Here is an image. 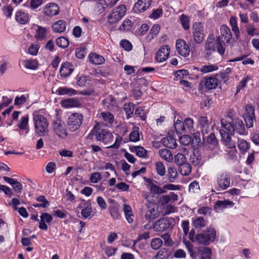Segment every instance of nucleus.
I'll return each instance as SVG.
<instances>
[{
    "label": "nucleus",
    "mask_w": 259,
    "mask_h": 259,
    "mask_svg": "<svg viewBox=\"0 0 259 259\" xmlns=\"http://www.w3.org/2000/svg\"><path fill=\"white\" fill-rule=\"evenodd\" d=\"M73 69L72 65L69 62H65L63 63L60 69V73L61 76L68 77L72 72Z\"/></svg>",
    "instance_id": "16"
},
{
    "label": "nucleus",
    "mask_w": 259,
    "mask_h": 259,
    "mask_svg": "<svg viewBox=\"0 0 259 259\" xmlns=\"http://www.w3.org/2000/svg\"><path fill=\"white\" fill-rule=\"evenodd\" d=\"M162 244V241L160 238L153 239L151 241V246L155 250L159 249Z\"/></svg>",
    "instance_id": "54"
},
{
    "label": "nucleus",
    "mask_w": 259,
    "mask_h": 259,
    "mask_svg": "<svg viewBox=\"0 0 259 259\" xmlns=\"http://www.w3.org/2000/svg\"><path fill=\"white\" fill-rule=\"evenodd\" d=\"M181 23L185 30H188L190 28L189 18L184 14L182 15L180 18Z\"/></svg>",
    "instance_id": "52"
},
{
    "label": "nucleus",
    "mask_w": 259,
    "mask_h": 259,
    "mask_svg": "<svg viewBox=\"0 0 259 259\" xmlns=\"http://www.w3.org/2000/svg\"><path fill=\"white\" fill-rule=\"evenodd\" d=\"M66 23L63 20H60L55 22L52 28L55 32L62 33L64 32L66 30Z\"/></svg>",
    "instance_id": "20"
},
{
    "label": "nucleus",
    "mask_w": 259,
    "mask_h": 259,
    "mask_svg": "<svg viewBox=\"0 0 259 259\" xmlns=\"http://www.w3.org/2000/svg\"><path fill=\"white\" fill-rule=\"evenodd\" d=\"M47 29L45 27L38 26L36 31L35 38L38 40L44 39L46 35Z\"/></svg>",
    "instance_id": "35"
},
{
    "label": "nucleus",
    "mask_w": 259,
    "mask_h": 259,
    "mask_svg": "<svg viewBox=\"0 0 259 259\" xmlns=\"http://www.w3.org/2000/svg\"><path fill=\"white\" fill-rule=\"evenodd\" d=\"M18 127L22 130L28 129V116L25 115L21 117Z\"/></svg>",
    "instance_id": "46"
},
{
    "label": "nucleus",
    "mask_w": 259,
    "mask_h": 259,
    "mask_svg": "<svg viewBox=\"0 0 259 259\" xmlns=\"http://www.w3.org/2000/svg\"><path fill=\"white\" fill-rule=\"evenodd\" d=\"M53 130L54 132L61 138L65 139L67 136L65 124L61 120L53 121Z\"/></svg>",
    "instance_id": "8"
},
{
    "label": "nucleus",
    "mask_w": 259,
    "mask_h": 259,
    "mask_svg": "<svg viewBox=\"0 0 259 259\" xmlns=\"http://www.w3.org/2000/svg\"><path fill=\"white\" fill-rule=\"evenodd\" d=\"M57 92L59 95H69L71 96L77 94V91L76 90L66 87L59 88L57 90Z\"/></svg>",
    "instance_id": "33"
},
{
    "label": "nucleus",
    "mask_w": 259,
    "mask_h": 259,
    "mask_svg": "<svg viewBox=\"0 0 259 259\" xmlns=\"http://www.w3.org/2000/svg\"><path fill=\"white\" fill-rule=\"evenodd\" d=\"M175 161L176 164L179 167L186 162V158L184 154L178 153L175 156Z\"/></svg>",
    "instance_id": "47"
},
{
    "label": "nucleus",
    "mask_w": 259,
    "mask_h": 259,
    "mask_svg": "<svg viewBox=\"0 0 259 259\" xmlns=\"http://www.w3.org/2000/svg\"><path fill=\"white\" fill-rule=\"evenodd\" d=\"M230 24L231 26L232 31L235 33L237 39H238L240 32L237 25V18L235 17H231Z\"/></svg>",
    "instance_id": "34"
},
{
    "label": "nucleus",
    "mask_w": 259,
    "mask_h": 259,
    "mask_svg": "<svg viewBox=\"0 0 259 259\" xmlns=\"http://www.w3.org/2000/svg\"><path fill=\"white\" fill-rule=\"evenodd\" d=\"M202 259H210L212 254L211 250L209 247H202L200 249Z\"/></svg>",
    "instance_id": "44"
},
{
    "label": "nucleus",
    "mask_w": 259,
    "mask_h": 259,
    "mask_svg": "<svg viewBox=\"0 0 259 259\" xmlns=\"http://www.w3.org/2000/svg\"><path fill=\"white\" fill-rule=\"evenodd\" d=\"M56 45L60 48H65L69 45V40L66 37L61 36L56 40Z\"/></svg>",
    "instance_id": "41"
},
{
    "label": "nucleus",
    "mask_w": 259,
    "mask_h": 259,
    "mask_svg": "<svg viewBox=\"0 0 259 259\" xmlns=\"http://www.w3.org/2000/svg\"><path fill=\"white\" fill-rule=\"evenodd\" d=\"M29 98V94H27L26 96L25 95H22L20 96H17L14 101V105L19 106L22 104H23L26 102L27 99Z\"/></svg>",
    "instance_id": "48"
},
{
    "label": "nucleus",
    "mask_w": 259,
    "mask_h": 259,
    "mask_svg": "<svg viewBox=\"0 0 259 259\" xmlns=\"http://www.w3.org/2000/svg\"><path fill=\"white\" fill-rule=\"evenodd\" d=\"M124 110L125 112L127 118H129L133 113L134 110V106L131 104H125L124 107Z\"/></svg>",
    "instance_id": "56"
},
{
    "label": "nucleus",
    "mask_w": 259,
    "mask_h": 259,
    "mask_svg": "<svg viewBox=\"0 0 259 259\" xmlns=\"http://www.w3.org/2000/svg\"><path fill=\"white\" fill-rule=\"evenodd\" d=\"M35 132L39 136H46L48 135L49 122L44 116L40 114L33 115Z\"/></svg>",
    "instance_id": "3"
},
{
    "label": "nucleus",
    "mask_w": 259,
    "mask_h": 259,
    "mask_svg": "<svg viewBox=\"0 0 259 259\" xmlns=\"http://www.w3.org/2000/svg\"><path fill=\"white\" fill-rule=\"evenodd\" d=\"M90 61L91 63L95 65H100L103 64L104 61V58L99 55L96 53H91L89 56Z\"/></svg>",
    "instance_id": "24"
},
{
    "label": "nucleus",
    "mask_w": 259,
    "mask_h": 259,
    "mask_svg": "<svg viewBox=\"0 0 259 259\" xmlns=\"http://www.w3.org/2000/svg\"><path fill=\"white\" fill-rule=\"evenodd\" d=\"M246 113L244 116H255L254 114V108L253 106L251 104H247L245 107Z\"/></svg>",
    "instance_id": "57"
},
{
    "label": "nucleus",
    "mask_w": 259,
    "mask_h": 259,
    "mask_svg": "<svg viewBox=\"0 0 259 259\" xmlns=\"http://www.w3.org/2000/svg\"><path fill=\"white\" fill-rule=\"evenodd\" d=\"M201 159V156L198 151L194 152L190 155V160L194 165H197L200 164Z\"/></svg>",
    "instance_id": "39"
},
{
    "label": "nucleus",
    "mask_w": 259,
    "mask_h": 259,
    "mask_svg": "<svg viewBox=\"0 0 259 259\" xmlns=\"http://www.w3.org/2000/svg\"><path fill=\"white\" fill-rule=\"evenodd\" d=\"M83 119V116L79 113H73L71 114L68 119V126L71 132H74L80 126Z\"/></svg>",
    "instance_id": "6"
},
{
    "label": "nucleus",
    "mask_w": 259,
    "mask_h": 259,
    "mask_svg": "<svg viewBox=\"0 0 259 259\" xmlns=\"http://www.w3.org/2000/svg\"><path fill=\"white\" fill-rule=\"evenodd\" d=\"M225 44L224 40H222L220 36H218L215 40L214 35L210 34L205 44V57L207 59H212V57L217 53L216 48L217 52L220 55H223L225 51L224 47Z\"/></svg>",
    "instance_id": "2"
},
{
    "label": "nucleus",
    "mask_w": 259,
    "mask_h": 259,
    "mask_svg": "<svg viewBox=\"0 0 259 259\" xmlns=\"http://www.w3.org/2000/svg\"><path fill=\"white\" fill-rule=\"evenodd\" d=\"M160 156L167 162H171L173 160V156L171 151L167 149H162L159 151Z\"/></svg>",
    "instance_id": "25"
},
{
    "label": "nucleus",
    "mask_w": 259,
    "mask_h": 259,
    "mask_svg": "<svg viewBox=\"0 0 259 259\" xmlns=\"http://www.w3.org/2000/svg\"><path fill=\"white\" fill-rule=\"evenodd\" d=\"M139 128L137 126L133 127V131L130 133L129 138L131 141L136 142L140 140V135L139 133Z\"/></svg>",
    "instance_id": "38"
},
{
    "label": "nucleus",
    "mask_w": 259,
    "mask_h": 259,
    "mask_svg": "<svg viewBox=\"0 0 259 259\" xmlns=\"http://www.w3.org/2000/svg\"><path fill=\"white\" fill-rule=\"evenodd\" d=\"M123 12L120 13V14H118V12H117V11H115L113 10L112 12L111 13V14L109 15L108 17V21L109 23L110 24H114L118 22L123 17Z\"/></svg>",
    "instance_id": "27"
},
{
    "label": "nucleus",
    "mask_w": 259,
    "mask_h": 259,
    "mask_svg": "<svg viewBox=\"0 0 259 259\" xmlns=\"http://www.w3.org/2000/svg\"><path fill=\"white\" fill-rule=\"evenodd\" d=\"M168 177L169 182H173L177 176V171L175 168L170 167L168 168Z\"/></svg>",
    "instance_id": "50"
},
{
    "label": "nucleus",
    "mask_w": 259,
    "mask_h": 259,
    "mask_svg": "<svg viewBox=\"0 0 259 259\" xmlns=\"http://www.w3.org/2000/svg\"><path fill=\"white\" fill-rule=\"evenodd\" d=\"M169 255V252L168 248H162L158 251L155 257L159 259H165Z\"/></svg>",
    "instance_id": "45"
},
{
    "label": "nucleus",
    "mask_w": 259,
    "mask_h": 259,
    "mask_svg": "<svg viewBox=\"0 0 259 259\" xmlns=\"http://www.w3.org/2000/svg\"><path fill=\"white\" fill-rule=\"evenodd\" d=\"M234 203L228 199L224 200H218L214 204V208L217 210L219 208L223 209L228 206L233 207Z\"/></svg>",
    "instance_id": "23"
},
{
    "label": "nucleus",
    "mask_w": 259,
    "mask_h": 259,
    "mask_svg": "<svg viewBox=\"0 0 259 259\" xmlns=\"http://www.w3.org/2000/svg\"><path fill=\"white\" fill-rule=\"evenodd\" d=\"M161 238L164 240V245L167 246H170L173 245V242L170 238L168 233H164L161 235Z\"/></svg>",
    "instance_id": "60"
},
{
    "label": "nucleus",
    "mask_w": 259,
    "mask_h": 259,
    "mask_svg": "<svg viewBox=\"0 0 259 259\" xmlns=\"http://www.w3.org/2000/svg\"><path fill=\"white\" fill-rule=\"evenodd\" d=\"M179 139L180 143L182 145L185 146L189 145L191 143H192V137L188 135H185L181 136Z\"/></svg>",
    "instance_id": "51"
},
{
    "label": "nucleus",
    "mask_w": 259,
    "mask_h": 259,
    "mask_svg": "<svg viewBox=\"0 0 259 259\" xmlns=\"http://www.w3.org/2000/svg\"><path fill=\"white\" fill-rule=\"evenodd\" d=\"M120 45L126 51H129L132 49V44L127 40L123 39L121 40Z\"/></svg>",
    "instance_id": "64"
},
{
    "label": "nucleus",
    "mask_w": 259,
    "mask_h": 259,
    "mask_svg": "<svg viewBox=\"0 0 259 259\" xmlns=\"http://www.w3.org/2000/svg\"><path fill=\"white\" fill-rule=\"evenodd\" d=\"M108 132L106 130L99 127L98 125H96L88 136V139H93L94 136L98 141H102L105 139Z\"/></svg>",
    "instance_id": "9"
},
{
    "label": "nucleus",
    "mask_w": 259,
    "mask_h": 259,
    "mask_svg": "<svg viewBox=\"0 0 259 259\" xmlns=\"http://www.w3.org/2000/svg\"><path fill=\"white\" fill-rule=\"evenodd\" d=\"M179 170L181 175L188 176L191 172L192 167L190 164L186 162L179 167Z\"/></svg>",
    "instance_id": "36"
},
{
    "label": "nucleus",
    "mask_w": 259,
    "mask_h": 259,
    "mask_svg": "<svg viewBox=\"0 0 259 259\" xmlns=\"http://www.w3.org/2000/svg\"><path fill=\"white\" fill-rule=\"evenodd\" d=\"M22 64L26 68L31 70H35L38 67V62L35 59L23 60L22 61Z\"/></svg>",
    "instance_id": "31"
},
{
    "label": "nucleus",
    "mask_w": 259,
    "mask_h": 259,
    "mask_svg": "<svg viewBox=\"0 0 259 259\" xmlns=\"http://www.w3.org/2000/svg\"><path fill=\"white\" fill-rule=\"evenodd\" d=\"M86 53V49L85 48L81 47L76 49L75 50L76 57L79 59L83 58Z\"/></svg>",
    "instance_id": "59"
},
{
    "label": "nucleus",
    "mask_w": 259,
    "mask_h": 259,
    "mask_svg": "<svg viewBox=\"0 0 259 259\" xmlns=\"http://www.w3.org/2000/svg\"><path fill=\"white\" fill-rule=\"evenodd\" d=\"M221 124L222 127L232 136L234 135L235 133L240 135L245 134V128L242 120L234 116L232 111L229 112L227 119L223 118L221 120Z\"/></svg>",
    "instance_id": "1"
},
{
    "label": "nucleus",
    "mask_w": 259,
    "mask_h": 259,
    "mask_svg": "<svg viewBox=\"0 0 259 259\" xmlns=\"http://www.w3.org/2000/svg\"><path fill=\"white\" fill-rule=\"evenodd\" d=\"M218 69V68L213 65H204L202 66L200 68V71L203 72V73H208L211 72L214 70H216Z\"/></svg>",
    "instance_id": "55"
},
{
    "label": "nucleus",
    "mask_w": 259,
    "mask_h": 259,
    "mask_svg": "<svg viewBox=\"0 0 259 259\" xmlns=\"http://www.w3.org/2000/svg\"><path fill=\"white\" fill-rule=\"evenodd\" d=\"M206 141L207 143L213 146H216L218 143V140L213 133H210L207 137Z\"/></svg>",
    "instance_id": "58"
},
{
    "label": "nucleus",
    "mask_w": 259,
    "mask_h": 259,
    "mask_svg": "<svg viewBox=\"0 0 259 259\" xmlns=\"http://www.w3.org/2000/svg\"><path fill=\"white\" fill-rule=\"evenodd\" d=\"M244 120L247 128L252 127L254 122L255 121V116H244Z\"/></svg>",
    "instance_id": "61"
},
{
    "label": "nucleus",
    "mask_w": 259,
    "mask_h": 259,
    "mask_svg": "<svg viewBox=\"0 0 259 259\" xmlns=\"http://www.w3.org/2000/svg\"><path fill=\"white\" fill-rule=\"evenodd\" d=\"M132 24L133 22L131 20L128 19L125 20L123 22L122 25L120 26L119 29L125 31H128L132 28Z\"/></svg>",
    "instance_id": "53"
},
{
    "label": "nucleus",
    "mask_w": 259,
    "mask_h": 259,
    "mask_svg": "<svg viewBox=\"0 0 259 259\" xmlns=\"http://www.w3.org/2000/svg\"><path fill=\"white\" fill-rule=\"evenodd\" d=\"M230 178L226 173L222 174L218 178V183L222 190L227 189L230 186Z\"/></svg>",
    "instance_id": "15"
},
{
    "label": "nucleus",
    "mask_w": 259,
    "mask_h": 259,
    "mask_svg": "<svg viewBox=\"0 0 259 259\" xmlns=\"http://www.w3.org/2000/svg\"><path fill=\"white\" fill-rule=\"evenodd\" d=\"M111 217L114 220H118L120 218L119 209L116 205L110 206L108 208Z\"/></svg>",
    "instance_id": "37"
},
{
    "label": "nucleus",
    "mask_w": 259,
    "mask_h": 259,
    "mask_svg": "<svg viewBox=\"0 0 259 259\" xmlns=\"http://www.w3.org/2000/svg\"><path fill=\"white\" fill-rule=\"evenodd\" d=\"M159 215V213L157 208L149 206L148 210L145 213V217L146 220L150 222L154 219L157 218Z\"/></svg>",
    "instance_id": "17"
},
{
    "label": "nucleus",
    "mask_w": 259,
    "mask_h": 259,
    "mask_svg": "<svg viewBox=\"0 0 259 259\" xmlns=\"http://www.w3.org/2000/svg\"><path fill=\"white\" fill-rule=\"evenodd\" d=\"M60 9L56 4L51 3L47 4L44 9V14L47 16L52 17L59 14Z\"/></svg>",
    "instance_id": "12"
},
{
    "label": "nucleus",
    "mask_w": 259,
    "mask_h": 259,
    "mask_svg": "<svg viewBox=\"0 0 259 259\" xmlns=\"http://www.w3.org/2000/svg\"><path fill=\"white\" fill-rule=\"evenodd\" d=\"M218 84V80L217 78L210 77L206 79L205 82V87L208 90L215 89Z\"/></svg>",
    "instance_id": "28"
},
{
    "label": "nucleus",
    "mask_w": 259,
    "mask_h": 259,
    "mask_svg": "<svg viewBox=\"0 0 259 259\" xmlns=\"http://www.w3.org/2000/svg\"><path fill=\"white\" fill-rule=\"evenodd\" d=\"M176 48L180 55L186 57L189 55V47L184 40L178 39L176 41Z\"/></svg>",
    "instance_id": "11"
},
{
    "label": "nucleus",
    "mask_w": 259,
    "mask_h": 259,
    "mask_svg": "<svg viewBox=\"0 0 259 259\" xmlns=\"http://www.w3.org/2000/svg\"><path fill=\"white\" fill-rule=\"evenodd\" d=\"M130 151L132 152H135L137 156L142 158L145 157L147 153V150L140 146L131 147Z\"/></svg>",
    "instance_id": "26"
},
{
    "label": "nucleus",
    "mask_w": 259,
    "mask_h": 259,
    "mask_svg": "<svg viewBox=\"0 0 259 259\" xmlns=\"http://www.w3.org/2000/svg\"><path fill=\"white\" fill-rule=\"evenodd\" d=\"M155 169L158 175L163 176L165 174V166L161 161H158L155 164Z\"/></svg>",
    "instance_id": "43"
},
{
    "label": "nucleus",
    "mask_w": 259,
    "mask_h": 259,
    "mask_svg": "<svg viewBox=\"0 0 259 259\" xmlns=\"http://www.w3.org/2000/svg\"><path fill=\"white\" fill-rule=\"evenodd\" d=\"M199 123L201 127V132L203 135V139H204V134H207L209 131L208 120L206 117L201 116L199 118Z\"/></svg>",
    "instance_id": "19"
},
{
    "label": "nucleus",
    "mask_w": 259,
    "mask_h": 259,
    "mask_svg": "<svg viewBox=\"0 0 259 259\" xmlns=\"http://www.w3.org/2000/svg\"><path fill=\"white\" fill-rule=\"evenodd\" d=\"M150 191L155 194H160L166 192V191L164 189L163 187L161 188L156 184L152 185L151 187L149 188Z\"/></svg>",
    "instance_id": "49"
},
{
    "label": "nucleus",
    "mask_w": 259,
    "mask_h": 259,
    "mask_svg": "<svg viewBox=\"0 0 259 259\" xmlns=\"http://www.w3.org/2000/svg\"><path fill=\"white\" fill-rule=\"evenodd\" d=\"M61 105L66 108L78 107L81 106V103L76 99L70 98L62 101Z\"/></svg>",
    "instance_id": "22"
},
{
    "label": "nucleus",
    "mask_w": 259,
    "mask_h": 259,
    "mask_svg": "<svg viewBox=\"0 0 259 259\" xmlns=\"http://www.w3.org/2000/svg\"><path fill=\"white\" fill-rule=\"evenodd\" d=\"M221 141L223 144L225 145L228 148L235 149L236 148V143L232 140L230 136V134L227 133L224 130H220L219 131Z\"/></svg>",
    "instance_id": "10"
},
{
    "label": "nucleus",
    "mask_w": 259,
    "mask_h": 259,
    "mask_svg": "<svg viewBox=\"0 0 259 259\" xmlns=\"http://www.w3.org/2000/svg\"><path fill=\"white\" fill-rule=\"evenodd\" d=\"M151 0H138L135 4L133 10L136 13H141L149 8Z\"/></svg>",
    "instance_id": "14"
},
{
    "label": "nucleus",
    "mask_w": 259,
    "mask_h": 259,
    "mask_svg": "<svg viewBox=\"0 0 259 259\" xmlns=\"http://www.w3.org/2000/svg\"><path fill=\"white\" fill-rule=\"evenodd\" d=\"M237 145L239 149L243 152H246L249 148V144L242 139H238Z\"/></svg>",
    "instance_id": "40"
},
{
    "label": "nucleus",
    "mask_w": 259,
    "mask_h": 259,
    "mask_svg": "<svg viewBox=\"0 0 259 259\" xmlns=\"http://www.w3.org/2000/svg\"><path fill=\"white\" fill-rule=\"evenodd\" d=\"M174 220L171 218L163 217L159 219L153 225L155 232H163L172 228Z\"/></svg>",
    "instance_id": "5"
},
{
    "label": "nucleus",
    "mask_w": 259,
    "mask_h": 259,
    "mask_svg": "<svg viewBox=\"0 0 259 259\" xmlns=\"http://www.w3.org/2000/svg\"><path fill=\"white\" fill-rule=\"evenodd\" d=\"M206 222L203 217H199L193 220L192 225L195 229L201 230L205 226Z\"/></svg>",
    "instance_id": "32"
},
{
    "label": "nucleus",
    "mask_w": 259,
    "mask_h": 259,
    "mask_svg": "<svg viewBox=\"0 0 259 259\" xmlns=\"http://www.w3.org/2000/svg\"><path fill=\"white\" fill-rule=\"evenodd\" d=\"M174 127L176 132L178 134H181L185 130L184 122L179 119H177L174 123Z\"/></svg>",
    "instance_id": "42"
},
{
    "label": "nucleus",
    "mask_w": 259,
    "mask_h": 259,
    "mask_svg": "<svg viewBox=\"0 0 259 259\" xmlns=\"http://www.w3.org/2000/svg\"><path fill=\"white\" fill-rule=\"evenodd\" d=\"M84 205L85 207L81 210V213L83 219H87L91 214L92 208L90 201L84 202Z\"/></svg>",
    "instance_id": "29"
},
{
    "label": "nucleus",
    "mask_w": 259,
    "mask_h": 259,
    "mask_svg": "<svg viewBox=\"0 0 259 259\" xmlns=\"http://www.w3.org/2000/svg\"><path fill=\"white\" fill-rule=\"evenodd\" d=\"M15 19L18 23L24 24L28 21V16L24 12L18 11L15 15Z\"/></svg>",
    "instance_id": "30"
},
{
    "label": "nucleus",
    "mask_w": 259,
    "mask_h": 259,
    "mask_svg": "<svg viewBox=\"0 0 259 259\" xmlns=\"http://www.w3.org/2000/svg\"><path fill=\"white\" fill-rule=\"evenodd\" d=\"M102 117L105 121H108L110 123H112L114 120L113 115L109 112H103L101 114Z\"/></svg>",
    "instance_id": "63"
},
{
    "label": "nucleus",
    "mask_w": 259,
    "mask_h": 259,
    "mask_svg": "<svg viewBox=\"0 0 259 259\" xmlns=\"http://www.w3.org/2000/svg\"><path fill=\"white\" fill-rule=\"evenodd\" d=\"M216 237L215 229L211 227L207 228L203 233L196 235L195 238V241L199 244L208 245L211 242H213Z\"/></svg>",
    "instance_id": "4"
},
{
    "label": "nucleus",
    "mask_w": 259,
    "mask_h": 259,
    "mask_svg": "<svg viewBox=\"0 0 259 259\" xmlns=\"http://www.w3.org/2000/svg\"><path fill=\"white\" fill-rule=\"evenodd\" d=\"M192 30L194 41L198 44H200L203 41L204 36L202 24L199 22L194 23Z\"/></svg>",
    "instance_id": "7"
},
{
    "label": "nucleus",
    "mask_w": 259,
    "mask_h": 259,
    "mask_svg": "<svg viewBox=\"0 0 259 259\" xmlns=\"http://www.w3.org/2000/svg\"><path fill=\"white\" fill-rule=\"evenodd\" d=\"M170 53V48L168 46H162L157 51L156 55V60L158 62L165 61Z\"/></svg>",
    "instance_id": "13"
},
{
    "label": "nucleus",
    "mask_w": 259,
    "mask_h": 259,
    "mask_svg": "<svg viewBox=\"0 0 259 259\" xmlns=\"http://www.w3.org/2000/svg\"><path fill=\"white\" fill-rule=\"evenodd\" d=\"M161 142L164 146L171 149H174L177 146L176 139L171 136L163 138Z\"/></svg>",
    "instance_id": "21"
},
{
    "label": "nucleus",
    "mask_w": 259,
    "mask_h": 259,
    "mask_svg": "<svg viewBox=\"0 0 259 259\" xmlns=\"http://www.w3.org/2000/svg\"><path fill=\"white\" fill-rule=\"evenodd\" d=\"M221 36H220L223 40V38H224V40L228 43L230 40L232 38V33L230 28L225 24L221 26L220 28Z\"/></svg>",
    "instance_id": "18"
},
{
    "label": "nucleus",
    "mask_w": 259,
    "mask_h": 259,
    "mask_svg": "<svg viewBox=\"0 0 259 259\" xmlns=\"http://www.w3.org/2000/svg\"><path fill=\"white\" fill-rule=\"evenodd\" d=\"M90 80L87 76H80L78 78L77 83L81 87L85 86L87 84L89 83Z\"/></svg>",
    "instance_id": "62"
}]
</instances>
